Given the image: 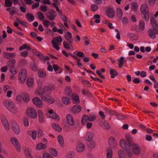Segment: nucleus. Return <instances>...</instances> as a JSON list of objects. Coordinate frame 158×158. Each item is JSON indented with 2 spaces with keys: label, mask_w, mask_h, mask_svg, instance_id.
<instances>
[{
  "label": "nucleus",
  "mask_w": 158,
  "mask_h": 158,
  "mask_svg": "<svg viewBox=\"0 0 158 158\" xmlns=\"http://www.w3.org/2000/svg\"><path fill=\"white\" fill-rule=\"evenodd\" d=\"M3 104L6 109L12 114H16L19 112V109L14 102L10 100H5Z\"/></svg>",
  "instance_id": "obj_1"
},
{
  "label": "nucleus",
  "mask_w": 158,
  "mask_h": 158,
  "mask_svg": "<svg viewBox=\"0 0 158 158\" xmlns=\"http://www.w3.org/2000/svg\"><path fill=\"white\" fill-rule=\"evenodd\" d=\"M26 114L29 118L33 119H35L37 117V113L36 110L31 107L27 108L26 111Z\"/></svg>",
  "instance_id": "obj_2"
},
{
  "label": "nucleus",
  "mask_w": 158,
  "mask_h": 158,
  "mask_svg": "<svg viewBox=\"0 0 158 158\" xmlns=\"http://www.w3.org/2000/svg\"><path fill=\"white\" fill-rule=\"evenodd\" d=\"M10 142L11 144L15 147L17 151L18 152H20L21 147L18 139L15 137H12L10 139Z\"/></svg>",
  "instance_id": "obj_3"
},
{
  "label": "nucleus",
  "mask_w": 158,
  "mask_h": 158,
  "mask_svg": "<svg viewBox=\"0 0 158 158\" xmlns=\"http://www.w3.org/2000/svg\"><path fill=\"white\" fill-rule=\"evenodd\" d=\"M27 76L26 70L24 69H22L19 74V80L21 83L23 84Z\"/></svg>",
  "instance_id": "obj_4"
},
{
  "label": "nucleus",
  "mask_w": 158,
  "mask_h": 158,
  "mask_svg": "<svg viewBox=\"0 0 158 158\" xmlns=\"http://www.w3.org/2000/svg\"><path fill=\"white\" fill-rule=\"evenodd\" d=\"M108 143L109 146L111 148H115L117 146L118 144L117 141L113 136H111L109 138Z\"/></svg>",
  "instance_id": "obj_5"
},
{
  "label": "nucleus",
  "mask_w": 158,
  "mask_h": 158,
  "mask_svg": "<svg viewBox=\"0 0 158 158\" xmlns=\"http://www.w3.org/2000/svg\"><path fill=\"white\" fill-rule=\"evenodd\" d=\"M38 85L39 87L36 89L34 91V95L36 96H40L41 97V95L46 93L44 91V88L43 89L41 86H42V84L38 83Z\"/></svg>",
  "instance_id": "obj_6"
},
{
  "label": "nucleus",
  "mask_w": 158,
  "mask_h": 158,
  "mask_svg": "<svg viewBox=\"0 0 158 158\" xmlns=\"http://www.w3.org/2000/svg\"><path fill=\"white\" fill-rule=\"evenodd\" d=\"M149 36L152 39H154L156 35L158 34V29L156 28H151L148 31Z\"/></svg>",
  "instance_id": "obj_7"
},
{
  "label": "nucleus",
  "mask_w": 158,
  "mask_h": 158,
  "mask_svg": "<svg viewBox=\"0 0 158 158\" xmlns=\"http://www.w3.org/2000/svg\"><path fill=\"white\" fill-rule=\"evenodd\" d=\"M32 101L33 103L39 108H42L44 106L42 101L38 97H35L33 98Z\"/></svg>",
  "instance_id": "obj_8"
},
{
  "label": "nucleus",
  "mask_w": 158,
  "mask_h": 158,
  "mask_svg": "<svg viewBox=\"0 0 158 158\" xmlns=\"http://www.w3.org/2000/svg\"><path fill=\"white\" fill-rule=\"evenodd\" d=\"M131 146H132V151L135 154L137 155L140 153L141 152V148L138 144L133 143Z\"/></svg>",
  "instance_id": "obj_9"
},
{
  "label": "nucleus",
  "mask_w": 158,
  "mask_h": 158,
  "mask_svg": "<svg viewBox=\"0 0 158 158\" xmlns=\"http://www.w3.org/2000/svg\"><path fill=\"white\" fill-rule=\"evenodd\" d=\"M47 115L48 118H52L54 119H56L57 120H59L60 119L59 117L56 114L53 113V110H50L48 111Z\"/></svg>",
  "instance_id": "obj_10"
},
{
  "label": "nucleus",
  "mask_w": 158,
  "mask_h": 158,
  "mask_svg": "<svg viewBox=\"0 0 158 158\" xmlns=\"http://www.w3.org/2000/svg\"><path fill=\"white\" fill-rule=\"evenodd\" d=\"M12 127L15 134L18 135L20 133L21 131L19 125L17 123L15 122L13 123L12 125Z\"/></svg>",
  "instance_id": "obj_11"
},
{
  "label": "nucleus",
  "mask_w": 158,
  "mask_h": 158,
  "mask_svg": "<svg viewBox=\"0 0 158 158\" xmlns=\"http://www.w3.org/2000/svg\"><path fill=\"white\" fill-rule=\"evenodd\" d=\"M115 13L114 10L111 7H109L107 9L106 14L109 18L110 19L113 18L114 17Z\"/></svg>",
  "instance_id": "obj_12"
},
{
  "label": "nucleus",
  "mask_w": 158,
  "mask_h": 158,
  "mask_svg": "<svg viewBox=\"0 0 158 158\" xmlns=\"http://www.w3.org/2000/svg\"><path fill=\"white\" fill-rule=\"evenodd\" d=\"M120 146L124 150L130 147L127 144L125 139H122L120 142Z\"/></svg>",
  "instance_id": "obj_13"
},
{
  "label": "nucleus",
  "mask_w": 158,
  "mask_h": 158,
  "mask_svg": "<svg viewBox=\"0 0 158 158\" xmlns=\"http://www.w3.org/2000/svg\"><path fill=\"white\" fill-rule=\"evenodd\" d=\"M76 148L77 152H82L85 149V145L83 143H79L77 145Z\"/></svg>",
  "instance_id": "obj_14"
},
{
  "label": "nucleus",
  "mask_w": 158,
  "mask_h": 158,
  "mask_svg": "<svg viewBox=\"0 0 158 158\" xmlns=\"http://www.w3.org/2000/svg\"><path fill=\"white\" fill-rule=\"evenodd\" d=\"M66 118L67 122L68 124L71 126H73L74 125L75 122L72 116L69 114H68L66 115Z\"/></svg>",
  "instance_id": "obj_15"
},
{
  "label": "nucleus",
  "mask_w": 158,
  "mask_h": 158,
  "mask_svg": "<svg viewBox=\"0 0 158 158\" xmlns=\"http://www.w3.org/2000/svg\"><path fill=\"white\" fill-rule=\"evenodd\" d=\"M38 115L39 122L40 123H43L44 122V115L42 110H39L37 111Z\"/></svg>",
  "instance_id": "obj_16"
},
{
  "label": "nucleus",
  "mask_w": 158,
  "mask_h": 158,
  "mask_svg": "<svg viewBox=\"0 0 158 158\" xmlns=\"http://www.w3.org/2000/svg\"><path fill=\"white\" fill-rule=\"evenodd\" d=\"M27 133L30 135L32 139L35 140L36 139L37 136V132L35 130H28Z\"/></svg>",
  "instance_id": "obj_17"
},
{
  "label": "nucleus",
  "mask_w": 158,
  "mask_h": 158,
  "mask_svg": "<svg viewBox=\"0 0 158 158\" xmlns=\"http://www.w3.org/2000/svg\"><path fill=\"white\" fill-rule=\"evenodd\" d=\"M140 10L142 13L149 12L148 7V5L146 4H142L140 6Z\"/></svg>",
  "instance_id": "obj_18"
},
{
  "label": "nucleus",
  "mask_w": 158,
  "mask_h": 158,
  "mask_svg": "<svg viewBox=\"0 0 158 158\" xmlns=\"http://www.w3.org/2000/svg\"><path fill=\"white\" fill-rule=\"evenodd\" d=\"M35 54L38 56L40 59H41L43 61H44V63H45V60H48L49 59V58L47 56L44 57L43 54L40 53L36 52L35 53Z\"/></svg>",
  "instance_id": "obj_19"
},
{
  "label": "nucleus",
  "mask_w": 158,
  "mask_h": 158,
  "mask_svg": "<svg viewBox=\"0 0 158 158\" xmlns=\"http://www.w3.org/2000/svg\"><path fill=\"white\" fill-rule=\"evenodd\" d=\"M94 136V134L93 133L88 132H87L85 135V140L88 141H91Z\"/></svg>",
  "instance_id": "obj_20"
},
{
  "label": "nucleus",
  "mask_w": 158,
  "mask_h": 158,
  "mask_svg": "<svg viewBox=\"0 0 158 158\" xmlns=\"http://www.w3.org/2000/svg\"><path fill=\"white\" fill-rule=\"evenodd\" d=\"M81 106L78 105L74 106L72 108L73 113L76 114L79 112L81 110Z\"/></svg>",
  "instance_id": "obj_21"
},
{
  "label": "nucleus",
  "mask_w": 158,
  "mask_h": 158,
  "mask_svg": "<svg viewBox=\"0 0 158 158\" xmlns=\"http://www.w3.org/2000/svg\"><path fill=\"white\" fill-rule=\"evenodd\" d=\"M34 79L32 77H30L27 79V85L29 87H31L34 85Z\"/></svg>",
  "instance_id": "obj_22"
},
{
  "label": "nucleus",
  "mask_w": 158,
  "mask_h": 158,
  "mask_svg": "<svg viewBox=\"0 0 158 158\" xmlns=\"http://www.w3.org/2000/svg\"><path fill=\"white\" fill-rule=\"evenodd\" d=\"M16 55L15 53L4 52V57L7 59H11L14 58Z\"/></svg>",
  "instance_id": "obj_23"
},
{
  "label": "nucleus",
  "mask_w": 158,
  "mask_h": 158,
  "mask_svg": "<svg viewBox=\"0 0 158 158\" xmlns=\"http://www.w3.org/2000/svg\"><path fill=\"white\" fill-rule=\"evenodd\" d=\"M118 155L119 158H127L126 152L122 149L118 151Z\"/></svg>",
  "instance_id": "obj_24"
},
{
  "label": "nucleus",
  "mask_w": 158,
  "mask_h": 158,
  "mask_svg": "<svg viewBox=\"0 0 158 158\" xmlns=\"http://www.w3.org/2000/svg\"><path fill=\"white\" fill-rule=\"evenodd\" d=\"M46 148V145L42 143H38L36 146V149L37 150H40L45 149Z\"/></svg>",
  "instance_id": "obj_25"
},
{
  "label": "nucleus",
  "mask_w": 158,
  "mask_h": 158,
  "mask_svg": "<svg viewBox=\"0 0 158 158\" xmlns=\"http://www.w3.org/2000/svg\"><path fill=\"white\" fill-rule=\"evenodd\" d=\"M131 9L134 11H136L138 8V5L135 2H132L131 3Z\"/></svg>",
  "instance_id": "obj_26"
},
{
  "label": "nucleus",
  "mask_w": 158,
  "mask_h": 158,
  "mask_svg": "<svg viewBox=\"0 0 158 158\" xmlns=\"http://www.w3.org/2000/svg\"><path fill=\"white\" fill-rule=\"evenodd\" d=\"M16 60L14 59H12L7 62V64L10 68L14 67Z\"/></svg>",
  "instance_id": "obj_27"
},
{
  "label": "nucleus",
  "mask_w": 158,
  "mask_h": 158,
  "mask_svg": "<svg viewBox=\"0 0 158 158\" xmlns=\"http://www.w3.org/2000/svg\"><path fill=\"white\" fill-rule=\"evenodd\" d=\"M68 35H67L65 36V38L68 42L71 43L73 42V40L72 39V36L71 33L69 31L67 32Z\"/></svg>",
  "instance_id": "obj_28"
},
{
  "label": "nucleus",
  "mask_w": 158,
  "mask_h": 158,
  "mask_svg": "<svg viewBox=\"0 0 158 158\" xmlns=\"http://www.w3.org/2000/svg\"><path fill=\"white\" fill-rule=\"evenodd\" d=\"M125 151L129 158H131L133 156V153L130 147H129L126 149Z\"/></svg>",
  "instance_id": "obj_29"
},
{
  "label": "nucleus",
  "mask_w": 158,
  "mask_h": 158,
  "mask_svg": "<svg viewBox=\"0 0 158 158\" xmlns=\"http://www.w3.org/2000/svg\"><path fill=\"white\" fill-rule=\"evenodd\" d=\"M110 73L112 78H114L115 76L118 75L116 71L114 69L110 68L109 69Z\"/></svg>",
  "instance_id": "obj_30"
},
{
  "label": "nucleus",
  "mask_w": 158,
  "mask_h": 158,
  "mask_svg": "<svg viewBox=\"0 0 158 158\" xmlns=\"http://www.w3.org/2000/svg\"><path fill=\"white\" fill-rule=\"evenodd\" d=\"M62 39L60 36L56 37L53 39L52 41V43H54L56 44H60V43L62 42Z\"/></svg>",
  "instance_id": "obj_31"
},
{
  "label": "nucleus",
  "mask_w": 158,
  "mask_h": 158,
  "mask_svg": "<svg viewBox=\"0 0 158 158\" xmlns=\"http://www.w3.org/2000/svg\"><path fill=\"white\" fill-rule=\"evenodd\" d=\"M49 14L48 17L49 19L51 20H54L56 15V12L54 11H52L49 12Z\"/></svg>",
  "instance_id": "obj_32"
},
{
  "label": "nucleus",
  "mask_w": 158,
  "mask_h": 158,
  "mask_svg": "<svg viewBox=\"0 0 158 158\" xmlns=\"http://www.w3.org/2000/svg\"><path fill=\"white\" fill-rule=\"evenodd\" d=\"M52 127L55 130L59 132L61 131L62 128L58 124L53 123L52 124Z\"/></svg>",
  "instance_id": "obj_33"
},
{
  "label": "nucleus",
  "mask_w": 158,
  "mask_h": 158,
  "mask_svg": "<svg viewBox=\"0 0 158 158\" xmlns=\"http://www.w3.org/2000/svg\"><path fill=\"white\" fill-rule=\"evenodd\" d=\"M26 18L29 22H32L34 20V17L31 14H28L26 15Z\"/></svg>",
  "instance_id": "obj_34"
},
{
  "label": "nucleus",
  "mask_w": 158,
  "mask_h": 158,
  "mask_svg": "<svg viewBox=\"0 0 158 158\" xmlns=\"http://www.w3.org/2000/svg\"><path fill=\"white\" fill-rule=\"evenodd\" d=\"M24 49H26L27 50H31V48L27 44H24L19 47V50L20 51H21Z\"/></svg>",
  "instance_id": "obj_35"
},
{
  "label": "nucleus",
  "mask_w": 158,
  "mask_h": 158,
  "mask_svg": "<svg viewBox=\"0 0 158 158\" xmlns=\"http://www.w3.org/2000/svg\"><path fill=\"white\" fill-rule=\"evenodd\" d=\"M118 67L119 68H121L123 64V62L124 61V58L123 57H121L120 59H118ZM126 62V61H125Z\"/></svg>",
  "instance_id": "obj_36"
},
{
  "label": "nucleus",
  "mask_w": 158,
  "mask_h": 158,
  "mask_svg": "<svg viewBox=\"0 0 158 158\" xmlns=\"http://www.w3.org/2000/svg\"><path fill=\"white\" fill-rule=\"evenodd\" d=\"M55 89V87L54 85H51L49 86H45L44 87V91L45 92H49L50 91L53 90Z\"/></svg>",
  "instance_id": "obj_37"
},
{
  "label": "nucleus",
  "mask_w": 158,
  "mask_h": 158,
  "mask_svg": "<svg viewBox=\"0 0 158 158\" xmlns=\"http://www.w3.org/2000/svg\"><path fill=\"white\" fill-rule=\"evenodd\" d=\"M61 99L63 102L64 104L68 105L70 103V99L68 98L63 97Z\"/></svg>",
  "instance_id": "obj_38"
},
{
  "label": "nucleus",
  "mask_w": 158,
  "mask_h": 158,
  "mask_svg": "<svg viewBox=\"0 0 158 158\" xmlns=\"http://www.w3.org/2000/svg\"><path fill=\"white\" fill-rule=\"evenodd\" d=\"M57 140L61 146L62 147H63L64 144L63 137L61 135H58L57 137Z\"/></svg>",
  "instance_id": "obj_39"
},
{
  "label": "nucleus",
  "mask_w": 158,
  "mask_h": 158,
  "mask_svg": "<svg viewBox=\"0 0 158 158\" xmlns=\"http://www.w3.org/2000/svg\"><path fill=\"white\" fill-rule=\"evenodd\" d=\"M72 98L73 103L77 104L79 103L80 100L78 96L73 95Z\"/></svg>",
  "instance_id": "obj_40"
},
{
  "label": "nucleus",
  "mask_w": 158,
  "mask_h": 158,
  "mask_svg": "<svg viewBox=\"0 0 158 158\" xmlns=\"http://www.w3.org/2000/svg\"><path fill=\"white\" fill-rule=\"evenodd\" d=\"M150 22L154 28H157L158 27V24L155 19L154 18H151L150 19Z\"/></svg>",
  "instance_id": "obj_41"
},
{
  "label": "nucleus",
  "mask_w": 158,
  "mask_h": 158,
  "mask_svg": "<svg viewBox=\"0 0 158 158\" xmlns=\"http://www.w3.org/2000/svg\"><path fill=\"white\" fill-rule=\"evenodd\" d=\"M2 126L4 127V128L7 131H9L10 129V127L8 121H6L2 123Z\"/></svg>",
  "instance_id": "obj_42"
},
{
  "label": "nucleus",
  "mask_w": 158,
  "mask_h": 158,
  "mask_svg": "<svg viewBox=\"0 0 158 158\" xmlns=\"http://www.w3.org/2000/svg\"><path fill=\"white\" fill-rule=\"evenodd\" d=\"M38 74L39 77H44L46 75L45 72L42 69L39 70Z\"/></svg>",
  "instance_id": "obj_43"
},
{
  "label": "nucleus",
  "mask_w": 158,
  "mask_h": 158,
  "mask_svg": "<svg viewBox=\"0 0 158 158\" xmlns=\"http://www.w3.org/2000/svg\"><path fill=\"white\" fill-rule=\"evenodd\" d=\"M123 13L122 10V9L120 8H117V15L118 16V18L121 19L123 16Z\"/></svg>",
  "instance_id": "obj_44"
},
{
  "label": "nucleus",
  "mask_w": 158,
  "mask_h": 158,
  "mask_svg": "<svg viewBox=\"0 0 158 158\" xmlns=\"http://www.w3.org/2000/svg\"><path fill=\"white\" fill-rule=\"evenodd\" d=\"M63 45H64V47L66 49H68L70 48L73 49V46L71 44H69L65 41L63 42Z\"/></svg>",
  "instance_id": "obj_45"
},
{
  "label": "nucleus",
  "mask_w": 158,
  "mask_h": 158,
  "mask_svg": "<svg viewBox=\"0 0 158 158\" xmlns=\"http://www.w3.org/2000/svg\"><path fill=\"white\" fill-rule=\"evenodd\" d=\"M65 93L66 95L69 96L72 92L71 88L69 86H67L64 90Z\"/></svg>",
  "instance_id": "obj_46"
},
{
  "label": "nucleus",
  "mask_w": 158,
  "mask_h": 158,
  "mask_svg": "<svg viewBox=\"0 0 158 158\" xmlns=\"http://www.w3.org/2000/svg\"><path fill=\"white\" fill-rule=\"evenodd\" d=\"M49 152L52 155L54 156H57L58 155V152L55 149H50Z\"/></svg>",
  "instance_id": "obj_47"
},
{
  "label": "nucleus",
  "mask_w": 158,
  "mask_h": 158,
  "mask_svg": "<svg viewBox=\"0 0 158 158\" xmlns=\"http://www.w3.org/2000/svg\"><path fill=\"white\" fill-rule=\"evenodd\" d=\"M102 127L104 129L106 130L108 129L110 127V125L108 123L105 121H104L102 123Z\"/></svg>",
  "instance_id": "obj_48"
},
{
  "label": "nucleus",
  "mask_w": 158,
  "mask_h": 158,
  "mask_svg": "<svg viewBox=\"0 0 158 158\" xmlns=\"http://www.w3.org/2000/svg\"><path fill=\"white\" fill-rule=\"evenodd\" d=\"M16 100L18 103H21L23 101V97L20 95L17 96L16 98Z\"/></svg>",
  "instance_id": "obj_49"
},
{
  "label": "nucleus",
  "mask_w": 158,
  "mask_h": 158,
  "mask_svg": "<svg viewBox=\"0 0 158 158\" xmlns=\"http://www.w3.org/2000/svg\"><path fill=\"white\" fill-rule=\"evenodd\" d=\"M47 92L41 95V99L44 101H47L50 96L47 94Z\"/></svg>",
  "instance_id": "obj_50"
},
{
  "label": "nucleus",
  "mask_w": 158,
  "mask_h": 158,
  "mask_svg": "<svg viewBox=\"0 0 158 158\" xmlns=\"http://www.w3.org/2000/svg\"><path fill=\"white\" fill-rule=\"evenodd\" d=\"M100 18L99 15L98 14L94 15V18L95 19L94 22L97 23H99L100 22Z\"/></svg>",
  "instance_id": "obj_51"
},
{
  "label": "nucleus",
  "mask_w": 158,
  "mask_h": 158,
  "mask_svg": "<svg viewBox=\"0 0 158 158\" xmlns=\"http://www.w3.org/2000/svg\"><path fill=\"white\" fill-rule=\"evenodd\" d=\"M145 22L143 21H141L139 22V29L142 30H143L145 28Z\"/></svg>",
  "instance_id": "obj_52"
},
{
  "label": "nucleus",
  "mask_w": 158,
  "mask_h": 158,
  "mask_svg": "<svg viewBox=\"0 0 158 158\" xmlns=\"http://www.w3.org/2000/svg\"><path fill=\"white\" fill-rule=\"evenodd\" d=\"M143 15V18L146 21H148L149 18V12L145 13H142Z\"/></svg>",
  "instance_id": "obj_53"
},
{
  "label": "nucleus",
  "mask_w": 158,
  "mask_h": 158,
  "mask_svg": "<svg viewBox=\"0 0 158 158\" xmlns=\"http://www.w3.org/2000/svg\"><path fill=\"white\" fill-rule=\"evenodd\" d=\"M10 72L13 75H16L18 73V71L17 69L15 68V67H13L10 68Z\"/></svg>",
  "instance_id": "obj_54"
},
{
  "label": "nucleus",
  "mask_w": 158,
  "mask_h": 158,
  "mask_svg": "<svg viewBox=\"0 0 158 158\" xmlns=\"http://www.w3.org/2000/svg\"><path fill=\"white\" fill-rule=\"evenodd\" d=\"M43 158H54L50 154L47 152L44 153L43 155Z\"/></svg>",
  "instance_id": "obj_55"
},
{
  "label": "nucleus",
  "mask_w": 158,
  "mask_h": 158,
  "mask_svg": "<svg viewBox=\"0 0 158 158\" xmlns=\"http://www.w3.org/2000/svg\"><path fill=\"white\" fill-rule=\"evenodd\" d=\"M23 101H24L26 102H28L29 101L30 99V96L29 95L27 94H25L23 97Z\"/></svg>",
  "instance_id": "obj_56"
},
{
  "label": "nucleus",
  "mask_w": 158,
  "mask_h": 158,
  "mask_svg": "<svg viewBox=\"0 0 158 158\" xmlns=\"http://www.w3.org/2000/svg\"><path fill=\"white\" fill-rule=\"evenodd\" d=\"M88 118V120L90 121H92L94 120L96 118V115H89L87 116V118Z\"/></svg>",
  "instance_id": "obj_57"
},
{
  "label": "nucleus",
  "mask_w": 158,
  "mask_h": 158,
  "mask_svg": "<svg viewBox=\"0 0 158 158\" xmlns=\"http://www.w3.org/2000/svg\"><path fill=\"white\" fill-rule=\"evenodd\" d=\"M113 154L112 150L111 149L108 150L107 152L106 156L107 158H111Z\"/></svg>",
  "instance_id": "obj_58"
},
{
  "label": "nucleus",
  "mask_w": 158,
  "mask_h": 158,
  "mask_svg": "<svg viewBox=\"0 0 158 158\" xmlns=\"http://www.w3.org/2000/svg\"><path fill=\"white\" fill-rule=\"evenodd\" d=\"M23 123L24 125L26 127L29 126V122L28 119L27 118H24L23 120Z\"/></svg>",
  "instance_id": "obj_59"
},
{
  "label": "nucleus",
  "mask_w": 158,
  "mask_h": 158,
  "mask_svg": "<svg viewBox=\"0 0 158 158\" xmlns=\"http://www.w3.org/2000/svg\"><path fill=\"white\" fill-rule=\"evenodd\" d=\"M87 118V116L86 115H85L83 116L81 120V123L82 124H85L86 121H88V118Z\"/></svg>",
  "instance_id": "obj_60"
},
{
  "label": "nucleus",
  "mask_w": 158,
  "mask_h": 158,
  "mask_svg": "<svg viewBox=\"0 0 158 158\" xmlns=\"http://www.w3.org/2000/svg\"><path fill=\"white\" fill-rule=\"evenodd\" d=\"M52 44L53 48L57 50H59L60 49L59 45L60 44H56L54 43H52Z\"/></svg>",
  "instance_id": "obj_61"
},
{
  "label": "nucleus",
  "mask_w": 158,
  "mask_h": 158,
  "mask_svg": "<svg viewBox=\"0 0 158 158\" xmlns=\"http://www.w3.org/2000/svg\"><path fill=\"white\" fill-rule=\"evenodd\" d=\"M38 16L39 19L40 20H43L44 19V16L43 13L40 12H38Z\"/></svg>",
  "instance_id": "obj_62"
},
{
  "label": "nucleus",
  "mask_w": 158,
  "mask_h": 158,
  "mask_svg": "<svg viewBox=\"0 0 158 158\" xmlns=\"http://www.w3.org/2000/svg\"><path fill=\"white\" fill-rule=\"evenodd\" d=\"M40 10L44 12H45L48 11V8L45 5H41L40 6Z\"/></svg>",
  "instance_id": "obj_63"
},
{
  "label": "nucleus",
  "mask_w": 158,
  "mask_h": 158,
  "mask_svg": "<svg viewBox=\"0 0 158 158\" xmlns=\"http://www.w3.org/2000/svg\"><path fill=\"white\" fill-rule=\"evenodd\" d=\"M25 155L27 158H33L30 152L28 150L25 151Z\"/></svg>",
  "instance_id": "obj_64"
}]
</instances>
